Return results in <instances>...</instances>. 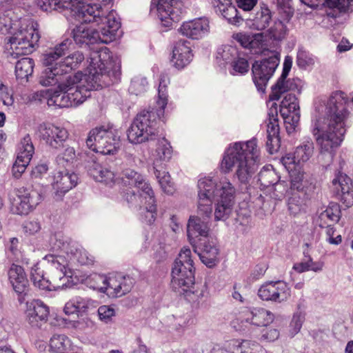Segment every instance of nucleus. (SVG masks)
<instances>
[{"instance_id": "f257e3e1", "label": "nucleus", "mask_w": 353, "mask_h": 353, "mask_svg": "<svg viewBox=\"0 0 353 353\" xmlns=\"http://www.w3.org/2000/svg\"><path fill=\"white\" fill-rule=\"evenodd\" d=\"M353 107V96L350 100L342 91L332 92L319 108L320 115L312 125V133L319 148V159L329 163L336 150L344 140L349 109Z\"/></svg>"}, {"instance_id": "f03ea898", "label": "nucleus", "mask_w": 353, "mask_h": 353, "mask_svg": "<svg viewBox=\"0 0 353 353\" xmlns=\"http://www.w3.org/2000/svg\"><path fill=\"white\" fill-rule=\"evenodd\" d=\"M121 63L104 47L90 54L88 73L78 72L66 77V87L72 106L83 103L90 96V91L108 86L120 76Z\"/></svg>"}, {"instance_id": "7ed1b4c3", "label": "nucleus", "mask_w": 353, "mask_h": 353, "mask_svg": "<svg viewBox=\"0 0 353 353\" xmlns=\"http://www.w3.org/2000/svg\"><path fill=\"white\" fill-rule=\"evenodd\" d=\"M14 0L0 1V32L10 34L7 50L17 58L32 52L37 45L40 35L38 24L30 18H19L15 14Z\"/></svg>"}, {"instance_id": "20e7f679", "label": "nucleus", "mask_w": 353, "mask_h": 353, "mask_svg": "<svg viewBox=\"0 0 353 353\" xmlns=\"http://www.w3.org/2000/svg\"><path fill=\"white\" fill-rule=\"evenodd\" d=\"M52 249L57 252V255L48 254L43 259L56 269L50 281L49 289L57 290L68 287V283L72 277V266L76 264L88 265L92 259L86 250L77 242L61 233H56L50 237Z\"/></svg>"}, {"instance_id": "39448f33", "label": "nucleus", "mask_w": 353, "mask_h": 353, "mask_svg": "<svg viewBox=\"0 0 353 353\" xmlns=\"http://www.w3.org/2000/svg\"><path fill=\"white\" fill-rule=\"evenodd\" d=\"M236 190L225 177L219 179L216 176L201 177L197 183L196 213L203 218H210L212 203L214 207V220L225 221L232 212Z\"/></svg>"}, {"instance_id": "423d86ee", "label": "nucleus", "mask_w": 353, "mask_h": 353, "mask_svg": "<svg viewBox=\"0 0 353 353\" xmlns=\"http://www.w3.org/2000/svg\"><path fill=\"white\" fill-rule=\"evenodd\" d=\"M260 163V150L256 139L232 143L225 148L221 162L224 173L235 171L241 183H246L256 170Z\"/></svg>"}, {"instance_id": "0eeeda50", "label": "nucleus", "mask_w": 353, "mask_h": 353, "mask_svg": "<svg viewBox=\"0 0 353 353\" xmlns=\"http://www.w3.org/2000/svg\"><path fill=\"white\" fill-rule=\"evenodd\" d=\"M121 179L128 188L124 198L128 204L140 211L143 221L151 224L157 215L156 199L150 183L139 172L131 168L122 170Z\"/></svg>"}, {"instance_id": "6e6552de", "label": "nucleus", "mask_w": 353, "mask_h": 353, "mask_svg": "<svg viewBox=\"0 0 353 353\" xmlns=\"http://www.w3.org/2000/svg\"><path fill=\"white\" fill-rule=\"evenodd\" d=\"M168 102L166 81L161 79L154 108L139 113L128 130L127 136L131 143L139 144L153 139L157 133V119L163 118Z\"/></svg>"}, {"instance_id": "1a4fd4ad", "label": "nucleus", "mask_w": 353, "mask_h": 353, "mask_svg": "<svg viewBox=\"0 0 353 353\" xmlns=\"http://www.w3.org/2000/svg\"><path fill=\"white\" fill-rule=\"evenodd\" d=\"M194 266L192 252L188 247L181 248L172 270L171 287L189 301H197L203 296L194 283Z\"/></svg>"}, {"instance_id": "9d476101", "label": "nucleus", "mask_w": 353, "mask_h": 353, "mask_svg": "<svg viewBox=\"0 0 353 353\" xmlns=\"http://www.w3.org/2000/svg\"><path fill=\"white\" fill-rule=\"evenodd\" d=\"M111 23L109 29L106 26H101L95 29L88 26V23L80 22L72 31L74 41L79 46L92 44L97 42L109 43L116 39L118 30L121 27V23H118L111 14L107 21Z\"/></svg>"}, {"instance_id": "9b49d317", "label": "nucleus", "mask_w": 353, "mask_h": 353, "mask_svg": "<svg viewBox=\"0 0 353 353\" xmlns=\"http://www.w3.org/2000/svg\"><path fill=\"white\" fill-rule=\"evenodd\" d=\"M86 145L95 152L104 155L114 154L120 146L119 131L109 125L96 127L89 132Z\"/></svg>"}, {"instance_id": "f8f14e48", "label": "nucleus", "mask_w": 353, "mask_h": 353, "mask_svg": "<svg viewBox=\"0 0 353 353\" xmlns=\"http://www.w3.org/2000/svg\"><path fill=\"white\" fill-rule=\"evenodd\" d=\"M90 288L105 293L110 297H120L129 292L133 287L134 280L130 276L116 274L106 276L94 274L89 278Z\"/></svg>"}, {"instance_id": "ddd939ff", "label": "nucleus", "mask_w": 353, "mask_h": 353, "mask_svg": "<svg viewBox=\"0 0 353 353\" xmlns=\"http://www.w3.org/2000/svg\"><path fill=\"white\" fill-rule=\"evenodd\" d=\"M280 62V55L274 54L267 59L256 61L252 67L253 81L259 91L264 92Z\"/></svg>"}, {"instance_id": "4468645a", "label": "nucleus", "mask_w": 353, "mask_h": 353, "mask_svg": "<svg viewBox=\"0 0 353 353\" xmlns=\"http://www.w3.org/2000/svg\"><path fill=\"white\" fill-rule=\"evenodd\" d=\"M40 139L52 149H59L68 139L69 132L66 128L51 123H40L36 130Z\"/></svg>"}, {"instance_id": "2eb2a0df", "label": "nucleus", "mask_w": 353, "mask_h": 353, "mask_svg": "<svg viewBox=\"0 0 353 353\" xmlns=\"http://www.w3.org/2000/svg\"><path fill=\"white\" fill-rule=\"evenodd\" d=\"M43 196L36 189H23L14 199L11 210L14 214L26 215L41 201Z\"/></svg>"}, {"instance_id": "dca6fc26", "label": "nucleus", "mask_w": 353, "mask_h": 353, "mask_svg": "<svg viewBox=\"0 0 353 353\" xmlns=\"http://www.w3.org/2000/svg\"><path fill=\"white\" fill-rule=\"evenodd\" d=\"M280 114L286 124V130L291 132L297 125L300 119L299 106L295 94L287 93L280 105Z\"/></svg>"}, {"instance_id": "f3484780", "label": "nucleus", "mask_w": 353, "mask_h": 353, "mask_svg": "<svg viewBox=\"0 0 353 353\" xmlns=\"http://www.w3.org/2000/svg\"><path fill=\"white\" fill-rule=\"evenodd\" d=\"M65 85L66 78L58 85L56 89L35 92L32 95V99H37L39 97H44L47 99L49 106L54 105L59 108L71 107L72 102L70 99L68 88Z\"/></svg>"}, {"instance_id": "a211bd4d", "label": "nucleus", "mask_w": 353, "mask_h": 353, "mask_svg": "<svg viewBox=\"0 0 353 353\" xmlns=\"http://www.w3.org/2000/svg\"><path fill=\"white\" fill-rule=\"evenodd\" d=\"M158 12V16L165 26H170L172 22H178L182 14L179 0H152Z\"/></svg>"}, {"instance_id": "6ab92c4d", "label": "nucleus", "mask_w": 353, "mask_h": 353, "mask_svg": "<svg viewBox=\"0 0 353 353\" xmlns=\"http://www.w3.org/2000/svg\"><path fill=\"white\" fill-rule=\"evenodd\" d=\"M281 162L290 174L291 189L303 191L305 188V183H307V182L304 180L302 165L296 160L295 154H286L282 157Z\"/></svg>"}, {"instance_id": "aec40b11", "label": "nucleus", "mask_w": 353, "mask_h": 353, "mask_svg": "<svg viewBox=\"0 0 353 353\" xmlns=\"http://www.w3.org/2000/svg\"><path fill=\"white\" fill-rule=\"evenodd\" d=\"M330 187L347 208L353 205V183L348 176L339 172L332 179Z\"/></svg>"}, {"instance_id": "412c9836", "label": "nucleus", "mask_w": 353, "mask_h": 353, "mask_svg": "<svg viewBox=\"0 0 353 353\" xmlns=\"http://www.w3.org/2000/svg\"><path fill=\"white\" fill-rule=\"evenodd\" d=\"M34 152L31 138L26 135L21 141L17 159L12 166V174L15 178H19L29 165Z\"/></svg>"}, {"instance_id": "4be33fe9", "label": "nucleus", "mask_w": 353, "mask_h": 353, "mask_svg": "<svg viewBox=\"0 0 353 353\" xmlns=\"http://www.w3.org/2000/svg\"><path fill=\"white\" fill-rule=\"evenodd\" d=\"M307 184L305 183V188L303 191H298L297 190H292L291 186L290 188H287V184L285 181H276L269 190H272L271 193V197L276 200H281L285 195L290 196L288 201L289 210L296 213V211L300 210L301 202L299 199L296 200V194H301L303 196L307 194Z\"/></svg>"}, {"instance_id": "5701e85b", "label": "nucleus", "mask_w": 353, "mask_h": 353, "mask_svg": "<svg viewBox=\"0 0 353 353\" xmlns=\"http://www.w3.org/2000/svg\"><path fill=\"white\" fill-rule=\"evenodd\" d=\"M206 217L199 215L190 216L187 224V234L188 240L192 246L203 241V238H207L210 233V226L205 221Z\"/></svg>"}, {"instance_id": "b1692460", "label": "nucleus", "mask_w": 353, "mask_h": 353, "mask_svg": "<svg viewBox=\"0 0 353 353\" xmlns=\"http://www.w3.org/2000/svg\"><path fill=\"white\" fill-rule=\"evenodd\" d=\"M179 32L192 39H200L210 32V21L207 17H199L183 22L179 29Z\"/></svg>"}, {"instance_id": "393cba45", "label": "nucleus", "mask_w": 353, "mask_h": 353, "mask_svg": "<svg viewBox=\"0 0 353 353\" xmlns=\"http://www.w3.org/2000/svg\"><path fill=\"white\" fill-rule=\"evenodd\" d=\"M274 320V314L261 307L246 308L241 313V323L256 327L267 326Z\"/></svg>"}, {"instance_id": "a878e982", "label": "nucleus", "mask_w": 353, "mask_h": 353, "mask_svg": "<svg viewBox=\"0 0 353 353\" xmlns=\"http://www.w3.org/2000/svg\"><path fill=\"white\" fill-rule=\"evenodd\" d=\"M195 252L198 253L201 261L208 268H212L219 262V248L213 241L203 240L196 244Z\"/></svg>"}, {"instance_id": "bb28decb", "label": "nucleus", "mask_w": 353, "mask_h": 353, "mask_svg": "<svg viewBox=\"0 0 353 353\" xmlns=\"http://www.w3.org/2000/svg\"><path fill=\"white\" fill-rule=\"evenodd\" d=\"M192 57L190 42L185 40H179L174 46L170 63L177 70H181L190 64Z\"/></svg>"}, {"instance_id": "cd10ccee", "label": "nucleus", "mask_w": 353, "mask_h": 353, "mask_svg": "<svg viewBox=\"0 0 353 353\" xmlns=\"http://www.w3.org/2000/svg\"><path fill=\"white\" fill-rule=\"evenodd\" d=\"M77 175L67 170H58L53 176L52 186L56 195L61 196L74 187L77 183Z\"/></svg>"}, {"instance_id": "c85d7f7f", "label": "nucleus", "mask_w": 353, "mask_h": 353, "mask_svg": "<svg viewBox=\"0 0 353 353\" xmlns=\"http://www.w3.org/2000/svg\"><path fill=\"white\" fill-rule=\"evenodd\" d=\"M49 313V307L40 300H32L27 303V320L33 327H38L46 322Z\"/></svg>"}, {"instance_id": "c756f323", "label": "nucleus", "mask_w": 353, "mask_h": 353, "mask_svg": "<svg viewBox=\"0 0 353 353\" xmlns=\"http://www.w3.org/2000/svg\"><path fill=\"white\" fill-rule=\"evenodd\" d=\"M267 123V146L269 148L270 153H273L272 150L274 145L279 143V125L278 121V110L276 104L273 103L268 113Z\"/></svg>"}, {"instance_id": "7c9ffc66", "label": "nucleus", "mask_w": 353, "mask_h": 353, "mask_svg": "<svg viewBox=\"0 0 353 353\" xmlns=\"http://www.w3.org/2000/svg\"><path fill=\"white\" fill-rule=\"evenodd\" d=\"M86 168L89 174L95 181L106 184H111L114 182V172L107 166L100 164L95 158H90L87 162Z\"/></svg>"}, {"instance_id": "2f4dec72", "label": "nucleus", "mask_w": 353, "mask_h": 353, "mask_svg": "<svg viewBox=\"0 0 353 353\" xmlns=\"http://www.w3.org/2000/svg\"><path fill=\"white\" fill-rule=\"evenodd\" d=\"M72 42L70 39H65L59 44L46 50L43 54L42 62L46 67H59L61 63L60 59L69 50Z\"/></svg>"}, {"instance_id": "473e14b6", "label": "nucleus", "mask_w": 353, "mask_h": 353, "mask_svg": "<svg viewBox=\"0 0 353 353\" xmlns=\"http://www.w3.org/2000/svg\"><path fill=\"white\" fill-rule=\"evenodd\" d=\"M8 276L10 283L17 293L25 292L28 285V281L21 266L12 264L8 271Z\"/></svg>"}, {"instance_id": "72a5a7b5", "label": "nucleus", "mask_w": 353, "mask_h": 353, "mask_svg": "<svg viewBox=\"0 0 353 353\" xmlns=\"http://www.w3.org/2000/svg\"><path fill=\"white\" fill-rule=\"evenodd\" d=\"M172 148L167 139L159 140L156 150L152 155L154 169L157 170V168L160 167L163 162L169 161L172 158Z\"/></svg>"}, {"instance_id": "f704fd0d", "label": "nucleus", "mask_w": 353, "mask_h": 353, "mask_svg": "<svg viewBox=\"0 0 353 353\" xmlns=\"http://www.w3.org/2000/svg\"><path fill=\"white\" fill-rule=\"evenodd\" d=\"M303 3L310 8L317 7L323 0H300ZM326 6L336 9L341 13L353 12V0H324Z\"/></svg>"}, {"instance_id": "c9c22d12", "label": "nucleus", "mask_w": 353, "mask_h": 353, "mask_svg": "<svg viewBox=\"0 0 353 353\" xmlns=\"http://www.w3.org/2000/svg\"><path fill=\"white\" fill-rule=\"evenodd\" d=\"M215 7L216 12L221 14L230 24L239 26L243 20V17L239 14V11L235 6L232 5L230 0L217 3Z\"/></svg>"}, {"instance_id": "e433bc0d", "label": "nucleus", "mask_w": 353, "mask_h": 353, "mask_svg": "<svg viewBox=\"0 0 353 353\" xmlns=\"http://www.w3.org/2000/svg\"><path fill=\"white\" fill-rule=\"evenodd\" d=\"M296 89L297 84L295 79H287L281 75L276 84L272 87V92L269 98L271 101H276L281 98L283 94Z\"/></svg>"}, {"instance_id": "4c0bfd02", "label": "nucleus", "mask_w": 353, "mask_h": 353, "mask_svg": "<svg viewBox=\"0 0 353 353\" xmlns=\"http://www.w3.org/2000/svg\"><path fill=\"white\" fill-rule=\"evenodd\" d=\"M51 353H79L68 337L65 335H54L50 341Z\"/></svg>"}, {"instance_id": "58836bf2", "label": "nucleus", "mask_w": 353, "mask_h": 353, "mask_svg": "<svg viewBox=\"0 0 353 353\" xmlns=\"http://www.w3.org/2000/svg\"><path fill=\"white\" fill-rule=\"evenodd\" d=\"M247 20L248 24L251 28L257 30H264L269 26L272 20L271 12L267 6L263 5L261 6L260 10L257 11L252 18H249Z\"/></svg>"}, {"instance_id": "ea45409f", "label": "nucleus", "mask_w": 353, "mask_h": 353, "mask_svg": "<svg viewBox=\"0 0 353 353\" xmlns=\"http://www.w3.org/2000/svg\"><path fill=\"white\" fill-rule=\"evenodd\" d=\"M341 208L339 204L331 203L327 208L319 215V225L321 228L326 225H332L337 223L341 218Z\"/></svg>"}, {"instance_id": "a19ab883", "label": "nucleus", "mask_w": 353, "mask_h": 353, "mask_svg": "<svg viewBox=\"0 0 353 353\" xmlns=\"http://www.w3.org/2000/svg\"><path fill=\"white\" fill-rule=\"evenodd\" d=\"M189 316L187 315H171L167 317L166 323L170 333L182 336L189 323Z\"/></svg>"}, {"instance_id": "79ce46f5", "label": "nucleus", "mask_w": 353, "mask_h": 353, "mask_svg": "<svg viewBox=\"0 0 353 353\" xmlns=\"http://www.w3.org/2000/svg\"><path fill=\"white\" fill-rule=\"evenodd\" d=\"M34 67V61L29 57H24L19 60L15 65V74L21 83L27 82L32 76Z\"/></svg>"}, {"instance_id": "37998d69", "label": "nucleus", "mask_w": 353, "mask_h": 353, "mask_svg": "<svg viewBox=\"0 0 353 353\" xmlns=\"http://www.w3.org/2000/svg\"><path fill=\"white\" fill-rule=\"evenodd\" d=\"M63 73L59 67H46L39 77V83L43 86H50L63 82Z\"/></svg>"}, {"instance_id": "c03bdc74", "label": "nucleus", "mask_w": 353, "mask_h": 353, "mask_svg": "<svg viewBox=\"0 0 353 353\" xmlns=\"http://www.w3.org/2000/svg\"><path fill=\"white\" fill-rule=\"evenodd\" d=\"M279 180V176L272 165L263 167L258 174V182L262 188L270 189Z\"/></svg>"}, {"instance_id": "a18cd8bd", "label": "nucleus", "mask_w": 353, "mask_h": 353, "mask_svg": "<svg viewBox=\"0 0 353 353\" xmlns=\"http://www.w3.org/2000/svg\"><path fill=\"white\" fill-rule=\"evenodd\" d=\"M239 54L240 52L236 46L225 45L218 49L216 59L220 62L223 61V63L232 64L239 57Z\"/></svg>"}, {"instance_id": "49530a36", "label": "nucleus", "mask_w": 353, "mask_h": 353, "mask_svg": "<svg viewBox=\"0 0 353 353\" xmlns=\"http://www.w3.org/2000/svg\"><path fill=\"white\" fill-rule=\"evenodd\" d=\"M314 143L311 140L307 139L299 145L294 152L296 160L301 164L307 161L314 152Z\"/></svg>"}, {"instance_id": "de8ad7c7", "label": "nucleus", "mask_w": 353, "mask_h": 353, "mask_svg": "<svg viewBox=\"0 0 353 353\" xmlns=\"http://www.w3.org/2000/svg\"><path fill=\"white\" fill-rule=\"evenodd\" d=\"M84 59L83 54L79 52H74L72 54L66 57L61 63L59 64V68L63 74H66L72 69H74Z\"/></svg>"}, {"instance_id": "09e8293b", "label": "nucleus", "mask_w": 353, "mask_h": 353, "mask_svg": "<svg viewBox=\"0 0 353 353\" xmlns=\"http://www.w3.org/2000/svg\"><path fill=\"white\" fill-rule=\"evenodd\" d=\"M30 277L34 286L39 289L47 290L50 288V281L44 277L43 272L38 263L31 268Z\"/></svg>"}, {"instance_id": "8fccbe9b", "label": "nucleus", "mask_w": 353, "mask_h": 353, "mask_svg": "<svg viewBox=\"0 0 353 353\" xmlns=\"http://www.w3.org/2000/svg\"><path fill=\"white\" fill-rule=\"evenodd\" d=\"M274 303H282L288 301L291 297V288L283 281H275Z\"/></svg>"}, {"instance_id": "3c124183", "label": "nucleus", "mask_w": 353, "mask_h": 353, "mask_svg": "<svg viewBox=\"0 0 353 353\" xmlns=\"http://www.w3.org/2000/svg\"><path fill=\"white\" fill-rule=\"evenodd\" d=\"M227 348L231 353H245L252 346L259 347V344L254 341L231 340L226 343Z\"/></svg>"}, {"instance_id": "603ef678", "label": "nucleus", "mask_w": 353, "mask_h": 353, "mask_svg": "<svg viewBox=\"0 0 353 353\" xmlns=\"http://www.w3.org/2000/svg\"><path fill=\"white\" fill-rule=\"evenodd\" d=\"M76 151L73 147H66L56 158V161L60 167L65 168L72 165L76 160Z\"/></svg>"}, {"instance_id": "864d4df0", "label": "nucleus", "mask_w": 353, "mask_h": 353, "mask_svg": "<svg viewBox=\"0 0 353 353\" xmlns=\"http://www.w3.org/2000/svg\"><path fill=\"white\" fill-rule=\"evenodd\" d=\"M154 174L163 191L166 194H172L174 192V188L170 181V176L168 172L161 171L157 168Z\"/></svg>"}, {"instance_id": "5fc2aeb1", "label": "nucleus", "mask_w": 353, "mask_h": 353, "mask_svg": "<svg viewBox=\"0 0 353 353\" xmlns=\"http://www.w3.org/2000/svg\"><path fill=\"white\" fill-rule=\"evenodd\" d=\"M275 281L266 282L258 290L259 297L265 301L274 303Z\"/></svg>"}, {"instance_id": "6e6d98bb", "label": "nucleus", "mask_w": 353, "mask_h": 353, "mask_svg": "<svg viewBox=\"0 0 353 353\" xmlns=\"http://www.w3.org/2000/svg\"><path fill=\"white\" fill-rule=\"evenodd\" d=\"M287 27L281 21H276L268 30L270 39L276 41H281L287 34Z\"/></svg>"}, {"instance_id": "4d7b16f0", "label": "nucleus", "mask_w": 353, "mask_h": 353, "mask_svg": "<svg viewBox=\"0 0 353 353\" xmlns=\"http://www.w3.org/2000/svg\"><path fill=\"white\" fill-rule=\"evenodd\" d=\"M148 88V81L145 77L137 76L134 77L129 87L131 94L139 95L144 93Z\"/></svg>"}, {"instance_id": "13d9d810", "label": "nucleus", "mask_w": 353, "mask_h": 353, "mask_svg": "<svg viewBox=\"0 0 353 353\" xmlns=\"http://www.w3.org/2000/svg\"><path fill=\"white\" fill-rule=\"evenodd\" d=\"M231 65L233 70L231 72L232 74H244L248 72L250 68L248 61L245 57V54L241 52L239 54V57H237Z\"/></svg>"}, {"instance_id": "bf43d9fd", "label": "nucleus", "mask_w": 353, "mask_h": 353, "mask_svg": "<svg viewBox=\"0 0 353 353\" xmlns=\"http://www.w3.org/2000/svg\"><path fill=\"white\" fill-rule=\"evenodd\" d=\"M314 58L308 52L299 50L297 52L296 63L301 69H306L314 64Z\"/></svg>"}, {"instance_id": "052dcab7", "label": "nucleus", "mask_w": 353, "mask_h": 353, "mask_svg": "<svg viewBox=\"0 0 353 353\" xmlns=\"http://www.w3.org/2000/svg\"><path fill=\"white\" fill-rule=\"evenodd\" d=\"M304 320L305 316L301 312H296L293 315L290 324V333L292 336H294L301 330Z\"/></svg>"}, {"instance_id": "680f3d73", "label": "nucleus", "mask_w": 353, "mask_h": 353, "mask_svg": "<svg viewBox=\"0 0 353 353\" xmlns=\"http://www.w3.org/2000/svg\"><path fill=\"white\" fill-rule=\"evenodd\" d=\"M80 314L88 312L97 306V302L88 297L79 296Z\"/></svg>"}, {"instance_id": "e2e57ef3", "label": "nucleus", "mask_w": 353, "mask_h": 353, "mask_svg": "<svg viewBox=\"0 0 353 353\" xmlns=\"http://www.w3.org/2000/svg\"><path fill=\"white\" fill-rule=\"evenodd\" d=\"M0 100L6 106H11L14 103L12 92L3 83H0Z\"/></svg>"}, {"instance_id": "0e129e2a", "label": "nucleus", "mask_w": 353, "mask_h": 353, "mask_svg": "<svg viewBox=\"0 0 353 353\" xmlns=\"http://www.w3.org/2000/svg\"><path fill=\"white\" fill-rule=\"evenodd\" d=\"M115 314L114 310L108 305L100 306L98 309V315L100 320L108 323Z\"/></svg>"}, {"instance_id": "69168bd1", "label": "nucleus", "mask_w": 353, "mask_h": 353, "mask_svg": "<svg viewBox=\"0 0 353 353\" xmlns=\"http://www.w3.org/2000/svg\"><path fill=\"white\" fill-rule=\"evenodd\" d=\"M250 38L249 49L260 50L265 44V36L263 33L253 34Z\"/></svg>"}, {"instance_id": "338daca9", "label": "nucleus", "mask_w": 353, "mask_h": 353, "mask_svg": "<svg viewBox=\"0 0 353 353\" xmlns=\"http://www.w3.org/2000/svg\"><path fill=\"white\" fill-rule=\"evenodd\" d=\"M252 34L245 33H238L234 35V39L238 41L243 47L249 48L250 46V39Z\"/></svg>"}, {"instance_id": "774afa93", "label": "nucleus", "mask_w": 353, "mask_h": 353, "mask_svg": "<svg viewBox=\"0 0 353 353\" xmlns=\"http://www.w3.org/2000/svg\"><path fill=\"white\" fill-rule=\"evenodd\" d=\"M41 229L40 224L37 221H30L26 223L24 230L26 233L34 234Z\"/></svg>"}]
</instances>
